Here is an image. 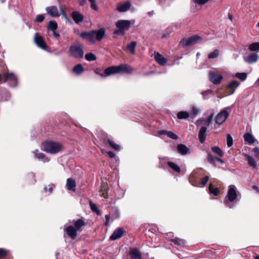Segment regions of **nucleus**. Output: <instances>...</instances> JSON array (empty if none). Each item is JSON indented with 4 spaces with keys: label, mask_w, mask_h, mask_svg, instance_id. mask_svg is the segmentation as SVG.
I'll use <instances>...</instances> for the list:
<instances>
[{
    "label": "nucleus",
    "mask_w": 259,
    "mask_h": 259,
    "mask_svg": "<svg viewBox=\"0 0 259 259\" xmlns=\"http://www.w3.org/2000/svg\"><path fill=\"white\" fill-rule=\"evenodd\" d=\"M72 225L64 226V230L72 239H75L77 236V232H81L83 227L86 226V223L83 218L73 220L71 222Z\"/></svg>",
    "instance_id": "f257e3e1"
},
{
    "label": "nucleus",
    "mask_w": 259,
    "mask_h": 259,
    "mask_svg": "<svg viewBox=\"0 0 259 259\" xmlns=\"http://www.w3.org/2000/svg\"><path fill=\"white\" fill-rule=\"evenodd\" d=\"M106 30L104 28H101L97 30H92L91 31L82 32L80 37L92 44H94L96 41H101L105 35Z\"/></svg>",
    "instance_id": "f03ea898"
},
{
    "label": "nucleus",
    "mask_w": 259,
    "mask_h": 259,
    "mask_svg": "<svg viewBox=\"0 0 259 259\" xmlns=\"http://www.w3.org/2000/svg\"><path fill=\"white\" fill-rule=\"evenodd\" d=\"M63 148V146L60 143L53 141L45 142L41 145L42 150L53 154L61 152Z\"/></svg>",
    "instance_id": "7ed1b4c3"
},
{
    "label": "nucleus",
    "mask_w": 259,
    "mask_h": 259,
    "mask_svg": "<svg viewBox=\"0 0 259 259\" xmlns=\"http://www.w3.org/2000/svg\"><path fill=\"white\" fill-rule=\"evenodd\" d=\"M133 71V68L129 65L121 64L118 66H112L106 68V72L108 75H112L118 73H130Z\"/></svg>",
    "instance_id": "20e7f679"
},
{
    "label": "nucleus",
    "mask_w": 259,
    "mask_h": 259,
    "mask_svg": "<svg viewBox=\"0 0 259 259\" xmlns=\"http://www.w3.org/2000/svg\"><path fill=\"white\" fill-rule=\"evenodd\" d=\"M131 25V22L129 20H118L115 23L117 29L114 30V33L117 35H123L125 34V31L128 30Z\"/></svg>",
    "instance_id": "39448f33"
},
{
    "label": "nucleus",
    "mask_w": 259,
    "mask_h": 259,
    "mask_svg": "<svg viewBox=\"0 0 259 259\" xmlns=\"http://www.w3.org/2000/svg\"><path fill=\"white\" fill-rule=\"evenodd\" d=\"M227 196L228 200H225L224 203L227 207L231 208L232 207V204L231 202L234 201L236 199H237L238 197L237 189L234 185H231L229 186Z\"/></svg>",
    "instance_id": "423d86ee"
},
{
    "label": "nucleus",
    "mask_w": 259,
    "mask_h": 259,
    "mask_svg": "<svg viewBox=\"0 0 259 259\" xmlns=\"http://www.w3.org/2000/svg\"><path fill=\"white\" fill-rule=\"evenodd\" d=\"M70 56L76 59L82 58L84 55L83 48L82 45L76 44L69 48Z\"/></svg>",
    "instance_id": "0eeeda50"
},
{
    "label": "nucleus",
    "mask_w": 259,
    "mask_h": 259,
    "mask_svg": "<svg viewBox=\"0 0 259 259\" xmlns=\"http://www.w3.org/2000/svg\"><path fill=\"white\" fill-rule=\"evenodd\" d=\"M229 116V113L227 108H225L222 110L216 116L215 122L217 124L221 125L223 124Z\"/></svg>",
    "instance_id": "6e6552de"
},
{
    "label": "nucleus",
    "mask_w": 259,
    "mask_h": 259,
    "mask_svg": "<svg viewBox=\"0 0 259 259\" xmlns=\"http://www.w3.org/2000/svg\"><path fill=\"white\" fill-rule=\"evenodd\" d=\"M200 40H201V37L198 35H195L188 38L183 39L180 43L183 47H185L193 45Z\"/></svg>",
    "instance_id": "1a4fd4ad"
},
{
    "label": "nucleus",
    "mask_w": 259,
    "mask_h": 259,
    "mask_svg": "<svg viewBox=\"0 0 259 259\" xmlns=\"http://www.w3.org/2000/svg\"><path fill=\"white\" fill-rule=\"evenodd\" d=\"M223 78L222 75L218 72L210 71L209 72V80L214 84H220Z\"/></svg>",
    "instance_id": "9d476101"
},
{
    "label": "nucleus",
    "mask_w": 259,
    "mask_h": 259,
    "mask_svg": "<svg viewBox=\"0 0 259 259\" xmlns=\"http://www.w3.org/2000/svg\"><path fill=\"white\" fill-rule=\"evenodd\" d=\"M34 41L38 47L44 50H47V45L44 38L37 32L34 35Z\"/></svg>",
    "instance_id": "9b49d317"
},
{
    "label": "nucleus",
    "mask_w": 259,
    "mask_h": 259,
    "mask_svg": "<svg viewBox=\"0 0 259 259\" xmlns=\"http://www.w3.org/2000/svg\"><path fill=\"white\" fill-rule=\"evenodd\" d=\"M4 82L10 81L11 87H15L17 84V78L13 73H7L4 75Z\"/></svg>",
    "instance_id": "f8f14e48"
},
{
    "label": "nucleus",
    "mask_w": 259,
    "mask_h": 259,
    "mask_svg": "<svg viewBox=\"0 0 259 259\" xmlns=\"http://www.w3.org/2000/svg\"><path fill=\"white\" fill-rule=\"evenodd\" d=\"M128 254L131 259H141L142 257L140 250L136 248H130Z\"/></svg>",
    "instance_id": "ddd939ff"
},
{
    "label": "nucleus",
    "mask_w": 259,
    "mask_h": 259,
    "mask_svg": "<svg viewBox=\"0 0 259 259\" xmlns=\"http://www.w3.org/2000/svg\"><path fill=\"white\" fill-rule=\"evenodd\" d=\"M71 17L76 24L82 22L84 19L82 14L78 11H73L71 13Z\"/></svg>",
    "instance_id": "4468645a"
},
{
    "label": "nucleus",
    "mask_w": 259,
    "mask_h": 259,
    "mask_svg": "<svg viewBox=\"0 0 259 259\" xmlns=\"http://www.w3.org/2000/svg\"><path fill=\"white\" fill-rule=\"evenodd\" d=\"M124 232V230L122 228H119L116 229L110 237V239L111 240H115L121 238Z\"/></svg>",
    "instance_id": "2eb2a0df"
},
{
    "label": "nucleus",
    "mask_w": 259,
    "mask_h": 259,
    "mask_svg": "<svg viewBox=\"0 0 259 259\" xmlns=\"http://www.w3.org/2000/svg\"><path fill=\"white\" fill-rule=\"evenodd\" d=\"M207 1H193L191 6V10L193 12L201 9L202 6L204 5Z\"/></svg>",
    "instance_id": "dca6fc26"
},
{
    "label": "nucleus",
    "mask_w": 259,
    "mask_h": 259,
    "mask_svg": "<svg viewBox=\"0 0 259 259\" xmlns=\"http://www.w3.org/2000/svg\"><path fill=\"white\" fill-rule=\"evenodd\" d=\"M46 11L50 16L53 17H57L60 16L59 12L56 6H51L46 8Z\"/></svg>",
    "instance_id": "f3484780"
},
{
    "label": "nucleus",
    "mask_w": 259,
    "mask_h": 259,
    "mask_svg": "<svg viewBox=\"0 0 259 259\" xmlns=\"http://www.w3.org/2000/svg\"><path fill=\"white\" fill-rule=\"evenodd\" d=\"M154 56L155 61L160 65H164L167 62V60L163 57L158 52H155L154 53Z\"/></svg>",
    "instance_id": "a211bd4d"
},
{
    "label": "nucleus",
    "mask_w": 259,
    "mask_h": 259,
    "mask_svg": "<svg viewBox=\"0 0 259 259\" xmlns=\"http://www.w3.org/2000/svg\"><path fill=\"white\" fill-rule=\"evenodd\" d=\"M131 7V4L129 1H126L124 3H119L117 6V9L119 12H124L127 11Z\"/></svg>",
    "instance_id": "6ab92c4d"
},
{
    "label": "nucleus",
    "mask_w": 259,
    "mask_h": 259,
    "mask_svg": "<svg viewBox=\"0 0 259 259\" xmlns=\"http://www.w3.org/2000/svg\"><path fill=\"white\" fill-rule=\"evenodd\" d=\"M76 186V182L73 178H70L67 180L66 187L68 190L72 191L73 192L75 191Z\"/></svg>",
    "instance_id": "aec40b11"
},
{
    "label": "nucleus",
    "mask_w": 259,
    "mask_h": 259,
    "mask_svg": "<svg viewBox=\"0 0 259 259\" xmlns=\"http://www.w3.org/2000/svg\"><path fill=\"white\" fill-rule=\"evenodd\" d=\"M207 128L205 126H202L199 132L198 138L201 144L204 143L206 137Z\"/></svg>",
    "instance_id": "412c9836"
},
{
    "label": "nucleus",
    "mask_w": 259,
    "mask_h": 259,
    "mask_svg": "<svg viewBox=\"0 0 259 259\" xmlns=\"http://www.w3.org/2000/svg\"><path fill=\"white\" fill-rule=\"evenodd\" d=\"M239 83L236 80H233L227 85V90L230 95L234 94L235 90L238 88Z\"/></svg>",
    "instance_id": "4be33fe9"
},
{
    "label": "nucleus",
    "mask_w": 259,
    "mask_h": 259,
    "mask_svg": "<svg viewBox=\"0 0 259 259\" xmlns=\"http://www.w3.org/2000/svg\"><path fill=\"white\" fill-rule=\"evenodd\" d=\"M177 150L179 153L183 155L189 154L190 153V150L189 148H188L184 144H180L178 145Z\"/></svg>",
    "instance_id": "5701e85b"
},
{
    "label": "nucleus",
    "mask_w": 259,
    "mask_h": 259,
    "mask_svg": "<svg viewBox=\"0 0 259 259\" xmlns=\"http://www.w3.org/2000/svg\"><path fill=\"white\" fill-rule=\"evenodd\" d=\"M258 59V55L256 53H252L245 58V61L249 64L256 62Z\"/></svg>",
    "instance_id": "b1692460"
},
{
    "label": "nucleus",
    "mask_w": 259,
    "mask_h": 259,
    "mask_svg": "<svg viewBox=\"0 0 259 259\" xmlns=\"http://www.w3.org/2000/svg\"><path fill=\"white\" fill-rule=\"evenodd\" d=\"M103 141L104 143H106V142L108 143L109 146L115 150H119L120 149V146L119 145L115 143L113 141L109 138H105L103 139Z\"/></svg>",
    "instance_id": "393cba45"
},
{
    "label": "nucleus",
    "mask_w": 259,
    "mask_h": 259,
    "mask_svg": "<svg viewBox=\"0 0 259 259\" xmlns=\"http://www.w3.org/2000/svg\"><path fill=\"white\" fill-rule=\"evenodd\" d=\"M245 157L246 158V160L248 162V165L252 167L253 168L256 167V163L255 161V160L250 156L245 154Z\"/></svg>",
    "instance_id": "a878e982"
},
{
    "label": "nucleus",
    "mask_w": 259,
    "mask_h": 259,
    "mask_svg": "<svg viewBox=\"0 0 259 259\" xmlns=\"http://www.w3.org/2000/svg\"><path fill=\"white\" fill-rule=\"evenodd\" d=\"M73 71L77 75L81 74L84 71V69L81 64H78L73 68Z\"/></svg>",
    "instance_id": "bb28decb"
},
{
    "label": "nucleus",
    "mask_w": 259,
    "mask_h": 259,
    "mask_svg": "<svg viewBox=\"0 0 259 259\" xmlns=\"http://www.w3.org/2000/svg\"><path fill=\"white\" fill-rule=\"evenodd\" d=\"M171 242L173 243L174 244L180 246H185V241L184 239H180L178 237H176L172 239H171Z\"/></svg>",
    "instance_id": "cd10ccee"
},
{
    "label": "nucleus",
    "mask_w": 259,
    "mask_h": 259,
    "mask_svg": "<svg viewBox=\"0 0 259 259\" xmlns=\"http://www.w3.org/2000/svg\"><path fill=\"white\" fill-rule=\"evenodd\" d=\"M245 141L247 142L248 144H253L255 141V139L253 136L249 133H246L244 136Z\"/></svg>",
    "instance_id": "c85d7f7f"
},
{
    "label": "nucleus",
    "mask_w": 259,
    "mask_h": 259,
    "mask_svg": "<svg viewBox=\"0 0 259 259\" xmlns=\"http://www.w3.org/2000/svg\"><path fill=\"white\" fill-rule=\"evenodd\" d=\"M211 149L214 153L218 155L220 157H223L224 154L223 151L218 146L211 147Z\"/></svg>",
    "instance_id": "c756f323"
},
{
    "label": "nucleus",
    "mask_w": 259,
    "mask_h": 259,
    "mask_svg": "<svg viewBox=\"0 0 259 259\" xmlns=\"http://www.w3.org/2000/svg\"><path fill=\"white\" fill-rule=\"evenodd\" d=\"M190 116V114L187 111H180L177 114V117L179 119H187Z\"/></svg>",
    "instance_id": "7c9ffc66"
},
{
    "label": "nucleus",
    "mask_w": 259,
    "mask_h": 259,
    "mask_svg": "<svg viewBox=\"0 0 259 259\" xmlns=\"http://www.w3.org/2000/svg\"><path fill=\"white\" fill-rule=\"evenodd\" d=\"M168 165L176 172H180L181 171L180 167L175 163L171 161L167 162Z\"/></svg>",
    "instance_id": "2f4dec72"
},
{
    "label": "nucleus",
    "mask_w": 259,
    "mask_h": 259,
    "mask_svg": "<svg viewBox=\"0 0 259 259\" xmlns=\"http://www.w3.org/2000/svg\"><path fill=\"white\" fill-rule=\"evenodd\" d=\"M137 43L136 41H132L130 44H128L127 46V48L130 50V53L132 54H134L135 52V48L136 46Z\"/></svg>",
    "instance_id": "473e14b6"
},
{
    "label": "nucleus",
    "mask_w": 259,
    "mask_h": 259,
    "mask_svg": "<svg viewBox=\"0 0 259 259\" xmlns=\"http://www.w3.org/2000/svg\"><path fill=\"white\" fill-rule=\"evenodd\" d=\"M58 27L57 23L55 21H50L48 23V28L49 29L54 31L56 30Z\"/></svg>",
    "instance_id": "72a5a7b5"
},
{
    "label": "nucleus",
    "mask_w": 259,
    "mask_h": 259,
    "mask_svg": "<svg viewBox=\"0 0 259 259\" xmlns=\"http://www.w3.org/2000/svg\"><path fill=\"white\" fill-rule=\"evenodd\" d=\"M248 49L250 51H258L259 42L252 43L249 46Z\"/></svg>",
    "instance_id": "f704fd0d"
},
{
    "label": "nucleus",
    "mask_w": 259,
    "mask_h": 259,
    "mask_svg": "<svg viewBox=\"0 0 259 259\" xmlns=\"http://www.w3.org/2000/svg\"><path fill=\"white\" fill-rule=\"evenodd\" d=\"M217 157L215 156H213L211 153H208L207 157V161L213 164L215 166V162L216 161Z\"/></svg>",
    "instance_id": "c9c22d12"
},
{
    "label": "nucleus",
    "mask_w": 259,
    "mask_h": 259,
    "mask_svg": "<svg viewBox=\"0 0 259 259\" xmlns=\"http://www.w3.org/2000/svg\"><path fill=\"white\" fill-rule=\"evenodd\" d=\"M35 156L39 160H43L44 162H48L49 159L46 157L45 155L42 153H35Z\"/></svg>",
    "instance_id": "e433bc0d"
},
{
    "label": "nucleus",
    "mask_w": 259,
    "mask_h": 259,
    "mask_svg": "<svg viewBox=\"0 0 259 259\" xmlns=\"http://www.w3.org/2000/svg\"><path fill=\"white\" fill-rule=\"evenodd\" d=\"M208 189L210 193L213 194L214 196H217L219 193L218 188H214L212 184H209Z\"/></svg>",
    "instance_id": "4c0bfd02"
},
{
    "label": "nucleus",
    "mask_w": 259,
    "mask_h": 259,
    "mask_svg": "<svg viewBox=\"0 0 259 259\" xmlns=\"http://www.w3.org/2000/svg\"><path fill=\"white\" fill-rule=\"evenodd\" d=\"M85 59L88 61H95L97 58L93 53H89L85 55Z\"/></svg>",
    "instance_id": "58836bf2"
},
{
    "label": "nucleus",
    "mask_w": 259,
    "mask_h": 259,
    "mask_svg": "<svg viewBox=\"0 0 259 259\" xmlns=\"http://www.w3.org/2000/svg\"><path fill=\"white\" fill-rule=\"evenodd\" d=\"M90 204L91 209L94 212H95L98 215L101 214V211L99 210V209L98 208L96 204L92 203V202H90Z\"/></svg>",
    "instance_id": "ea45409f"
},
{
    "label": "nucleus",
    "mask_w": 259,
    "mask_h": 259,
    "mask_svg": "<svg viewBox=\"0 0 259 259\" xmlns=\"http://www.w3.org/2000/svg\"><path fill=\"white\" fill-rule=\"evenodd\" d=\"M220 54V51L215 50L213 52L209 54L208 58L209 59H214L217 58Z\"/></svg>",
    "instance_id": "a19ab883"
},
{
    "label": "nucleus",
    "mask_w": 259,
    "mask_h": 259,
    "mask_svg": "<svg viewBox=\"0 0 259 259\" xmlns=\"http://www.w3.org/2000/svg\"><path fill=\"white\" fill-rule=\"evenodd\" d=\"M235 77H237L238 78L240 79L242 81H244L246 79L247 77V74L244 72L242 73H237L235 74Z\"/></svg>",
    "instance_id": "79ce46f5"
},
{
    "label": "nucleus",
    "mask_w": 259,
    "mask_h": 259,
    "mask_svg": "<svg viewBox=\"0 0 259 259\" xmlns=\"http://www.w3.org/2000/svg\"><path fill=\"white\" fill-rule=\"evenodd\" d=\"M199 113V109L196 107H193L190 115H191L192 118H194Z\"/></svg>",
    "instance_id": "37998d69"
},
{
    "label": "nucleus",
    "mask_w": 259,
    "mask_h": 259,
    "mask_svg": "<svg viewBox=\"0 0 259 259\" xmlns=\"http://www.w3.org/2000/svg\"><path fill=\"white\" fill-rule=\"evenodd\" d=\"M95 72L96 74L100 75L101 76L103 77H107V76L110 75H108L106 73V69H105L104 72H102V71L100 69H96L95 70Z\"/></svg>",
    "instance_id": "c03bdc74"
},
{
    "label": "nucleus",
    "mask_w": 259,
    "mask_h": 259,
    "mask_svg": "<svg viewBox=\"0 0 259 259\" xmlns=\"http://www.w3.org/2000/svg\"><path fill=\"white\" fill-rule=\"evenodd\" d=\"M227 143L228 147H231L233 144V140L232 137L230 135H228L227 137Z\"/></svg>",
    "instance_id": "a18cd8bd"
},
{
    "label": "nucleus",
    "mask_w": 259,
    "mask_h": 259,
    "mask_svg": "<svg viewBox=\"0 0 259 259\" xmlns=\"http://www.w3.org/2000/svg\"><path fill=\"white\" fill-rule=\"evenodd\" d=\"M167 136L173 140H177L178 139V137L177 135L172 132L168 131L167 133Z\"/></svg>",
    "instance_id": "49530a36"
},
{
    "label": "nucleus",
    "mask_w": 259,
    "mask_h": 259,
    "mask_svg": "<svg viewBox=\"0 0 259 259\" xmlns=\"http://www.w3.org/2000/svg\"><path fill=\"white\" fill-rule=\"evenodd\" d=\"M8 251L4 248H0V258H3L8 254Z\"/></svg>",
    "instance_id": "de8ad7c7"
},
{
    "label": "nucleus",
    "mask_w": 259,
    "mask_h": 259,
    "mask_svg": "<svg viewBox=\"0 0 259 259\" xmlns=\"http://www.w3.org/2000/svg\"><path fill=\"white\" fill-rule=\"evenodd\" d=\"M91 7L93 10L95 11L98 10V6L96 3V1H91Z\"/></svg>",
    "instance_id": "09e8293b"
},
{
    "label": "nucleus",
    "mask_w": 259,
    "mask_h": 259,
    "mask_svg": "<svg viewBox=\"0 0 259 259\" xmlns=\"http://www.w3.org/2000/svg\"><path fill=\"white\" fill-rule=\"evenodd\" d=\"M213 113L210 114L205 119V124H209V123H210L213 119Z\"/></svg>",
    "instance_id": "8fccbe9b"
},
{
    "label": "nucleus",
    "mask_w": 259,
    "mask_h": 259,
    "mask_svg": "<svg viewBox=\"0 0 259 259\" xmlns=\"http://www.w3.org/2000/svg\"><path fill=\"white\" fill-rule=\"evenodd\" d=\"M48 188L47 187L44 188L45 191H49L50 193H52L54 188L55 187V185L54 184H51L48 186Z\"/></svg>",
    "instance_id": "3c124183"
},
{
    "label": "nucleus",
    "mask_w": 259,
    "mask_h": 259,
    "mask_svg": "<svg viewBox=\"0 0 259 259\" xmlns=\"http://www.w3.org/2000/svg\"><path fill=\"white\" fill-rule=\"evenodd\" d=\"M45 19V17L42 15H38L36 16L35 22H42Z\"/></svg>",
    "instance_id": "603ef678"
},
{
    "label": "nucleus",
    "mask_w": 259,
    "mask_h": 259,
    "mask_svg": "<svg viewBox=\"0 0 259 259\" xmlns=\"http://www.w3.org/2000/svg\"><path fill=\"white\" fill-rule=\"evenodd\" d=\"M209 180L208 176H205L204 177L201 181V184L203 186H205V185L207 184L208 181Z\"/></svg>",
    "instance_id": "864d4df0"
},
{
    "label": "nucleus",
    "mask_w": 259,
    "mask_h": 259,
    "mask_svg": "<svg viewBox=\"0 0 259 259\" xmlns=\"http://www.w3.org/2000/svg\"><path fill=\"white\" fill-rule=\"evenodd\" d=\"M253 151L254 153V156L259 159V148L255 147L253 149Z\"/></svg>",
    "instance_id": "5fc2aeb1"
},
{
    "label": "nucleus",
    "mask_w": 259,
    "mask_h": 259,
    "mask_svg": "<svg viewBox=\"0 0 259 259\" xmlns=\"http://www.w3.org/2000/svg\"><path fill=\"white\" fill-rule=\"evenodd\" d=\"M60 11L62 14V15L63 16V17H64V18H65L66 20L69 21V18H68V17L67 16L66 13H65L64 10L63 9V8L60 7Z\"/></svg>",
    "instance_id": "6e6d98bb"
},
{
    "label": "nucleus",
    "mask_w": 259,
    "mask_h": 259,
    "mask_svg": "<svg viewBox=\"0 0 259 259\" xmlns=\"http://www.w3.org/2000/svg\"><path fill=\"white\" fill-rule=\"evenodd\" d=\"M106 153L109 155L110 158H114L115 156V154L112 151H107Z\"/></svg>",
    "instance_id": "4d7b16f0"
},
{
    "label": "nucleus",
    "mask_w": 259,
    "mask_h": 259,
    "mask_svg": "<svg viewBox=\"0 0 259 259\" xmlns=\"http://www.w3.org/2000/svg\"><path fill=\"white\" fill-rule=\"evenodd\" d=\"M168 132V131H167L166 130H160L158 132V134L160 135H166L167 136Z\"/></svg>",
    "instance_id": "13d9d810"
},
{
    "label": "nucleus",
    "mask_w": 259,
    "mask_h": 259,
    "mask_svg": "<svg viewBox=\"0 0 259 259\" xmlns=\"http://www.w3.org/2000/svg\"><path fill=\"white\" fill-rule=\"evenodd\" d=\"M105 218H106V222L105 223V225H107L108 224V222L110 220V215H108V214L106 215Z\"/></svg>",
    "instance_id": "bf43d9fd"
},
{
    "label": "nucleus",
    "mask_w": 259,
    "mask_h": 259,
    "mask_svg": "<svg viewBox=\"0 0 259 259\" xmlns=\"http://www.w3.org/2000/svg\"><path fill=\"white\" fill-rule=\"evenodd\" d=\"M209 92H210L209 91H205V92H204L202 93V95L203 96V97L204 99H206L205 96H206V95H207Z\"/></svg>",
    "instance_id": "052dcab7"
},
{
    "label": "nucleus",
    "mask_w": 259,
    "mask_h": 259,
    "mask_svg": "<svg viewBox=\"0 0 259 259\" xmlns=\"http://www.w3.org/2000/svg\"><path fill=\"white\" fill-rule=\"evenodd\" d=\"M53 33V35L55 37L57 38L59 37L60 35L58 33H57L56 30L52 31Z\"/></svg>",
    "instance_id": "680f3d73"
},
{
    "label": "nucleus",
    "mask_w": 259,
    "mask_h": 259,
    "mask_svg": "<svg viewBox=\"0 0 259 259\" xmlns=\"http://www.w3.org/2000/svg\"><path fill=\"white\" fill-rule=\"evenodd\" d=\"M228 18L231 20H233V15L232 14L229 13L228 15Z\"/></svg>",
    "instance_id": "e2e57ef3"
},
{
    "label": "nucleus",
    "mask_w": 259,
    "mask_h": 259,
    "mask_svg": "<svg viewBox=\"0 0 259 259\" xmlns=\"http://www.w3.org/2000/svg\"><path fill=\"white\" fill-rule=\"evenodd\" d=\"M216 161H218L219 162H220V163H224V161L223 159L219 158V157H217V159H216Z\"/></svg>",
    "instance_id": "0e129e2a"
},
{
    "label": "nucleus",
    "mask_w": 259,
    "mask_h": 259,
    "mask_svg": "<svg viewBox=\"0 0 259 259\" xmlns=\"http://www.w3.org/2000/svg\"><path fill=\"white\" fill-rule=\"evenodd\" d=\"M252 189L257 191H259V189H258V188L257 186H255V185H254L252 186Z\"/></svg>",
    "instance_id": "69168bd1"
},
{
    "label": "nucleus",
    "mask_w": 259,
    "mask_h": 259,
    "mask_svg": "<svg viewBox=\"0 0 259 259\" xmlns=\"http://www.w3.org/2000/svg\"><path fill=\"white\" fill-rule=\"evenodd\" d=\"M167 34H163L161 36V37L162 38H165L167 37Z\"/></svg>",
    "instance_id": "338daca9"
},
{
    "label": "nucleus",
    "mask_w": 259,
    "mask_h": 259,
    "mask_svg": "<svg viewBox=\"0 0 259 259\" xmlns=\"http://www.w3.org/2000/svg\"><path fill=\"white\" fill-rule=\"evenodd\" d=\"M254 259H259V255L255 256Z\"/></svg>",
    "instance_id": "774afa93"
}]
</instances>
